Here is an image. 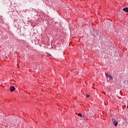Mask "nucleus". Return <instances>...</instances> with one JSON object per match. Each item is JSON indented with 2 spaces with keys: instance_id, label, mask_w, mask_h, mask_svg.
Instances as JSON below:
<instances>
[{
  "instance_id": "nucleus-1",
  "label": "nucleus",
  "mask_w": 128,
  "mask_h": 128,
  "mask_svg": "<svg viewBox=\"0 0 128 128\" xmlns=\"http://www.w3.org/2000/svg\"><path fill=\"white\" fill-rule=\"evenodd\" d=\"M112 122H114V124L115 126H118V121L114 120V118H112Z\"/></svg>"
},
{
  "instance_id": "nucleus-2",
  "label": "nucleus",
  "mask_w": 128,
  "mask_h": 128,
  "mask_svg": "<svg viewBox=\"0 0 128 128\" xmlns=\"http://www.w3.org/2000/svg\"><path fill=\"white\" fill-rule=\"evenodd\" d=\"M106 78H109L110 80H113L114 78H112V75H108V74H106Z\"/></svg>"
},
{
  "instance_id": "nucleus-3",
  "label": "nucleus",
  "mask_w": 128,
  "mask_h": 128,
  "mask_svg": "<svg viewBox=\"0 0 128 128\" xmlns=\"http://www.w3.org/2000/svg\"><path fill=\"white\" fill-rule=\"evenodd\" d=\"M10 92H14V90H16V88H14V86H12L11 87H10Z\"/></svg>"
},
{
  "instance_id": "nucleus-4",
  "label": "nucleus",
  "mask_w": 128,
  "mask_h": 128,
  "mask_svg": "<svg viewBox=\"0 0 128 128\" xmlns=\"http://www.w3.org/2000/svg\"><path fill=\"white\" fill-rule=\"evenodd\" d=\"M123 10H124V12H128V8H123Z\"/></svg>"
},
{
  "instance_id": "nucleus-5",
  "label": "nucleus",
  "mask_w": 128,
  "mask_h": 128,
  "mask_svg": "<svg viewBox=\"0 0 128 128\" xmlns=\"http://www.w3.org/2000/svg\"><path fill=\"white\" fill-rule=\"evenodd\" d=\"M78 116H80V118H82V114H80V113H79L78 114Z\"/></svg>"
},
{
  "instance_id": "nucleus-6",
  "label": "nucleus",
  "mask_w": 128,
  "mask_h": 128,
  "mask_svg": "<svg viewBox=\"0 0 128 128\" xmlns=\"http://www.w3.org/2000/svg\"><path fill=\"white\" fill-rule=\"evenodd\" d=\"M86 98H90V94H86Z\"/></svg>"
},
{
  "instance_id": "nucleus-7",
  "label": "nucleus",
  "mask_w": 128,
  "mask_h": 128,
  "mask_svg": "<svg viewBox=\"0 0 128 128\" xmlns=\"http://www.w3.org/2000/svg\"><path fill=\"white\" fill-rule=\"evenodd\" d=\"M48 56H52V54H48Z\"/></svg>"
},
{
  "instance_id": "nucleus-8",
  "label": "nucleus",
  "mask_w": 128,
  "mask_h": 128,
  "mask_svg": "<svg viewBox=\"0 0 128 128\" xmlns=\"http://www.w3.org/2000/svg\"><path fill=\"white\" fill-rule=\"evenodd\" d=\"M82 117L84 118V115H83L82 116Z\"/></svg>"
},
{
  "instance_id": "nucleus-9",
  "label": "nucleus",
  "mask_w": 128,
  "mask_h": 128,
  "mask_svg": "<svg viewBox=\"0 0 128 128\" xmlns=\"http://www.w3.org/2000/svg\"><path fill=\"white\" fill-rule=\"evenodd\" d=\"M127 108H128V106H127Z\"/></svg>"
}]
</instances>
